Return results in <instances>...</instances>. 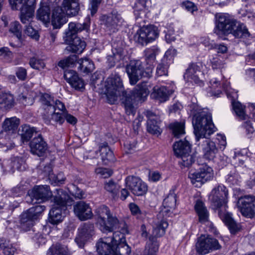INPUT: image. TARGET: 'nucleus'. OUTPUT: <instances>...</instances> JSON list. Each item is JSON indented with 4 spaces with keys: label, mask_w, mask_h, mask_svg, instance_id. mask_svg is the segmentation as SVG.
<instances>
[{
    "label": "nucleus",
    "mask_w": 255,
    "mask_h": 255,
    "mask_svg": "<svg viewBox=\"0 0 255 255\" xmlns=\"http://www.w3.org/2000/svg\"><path fill=\"white\" fill-rule=\"evenodd\" d=\"M104 89L105 94L110 104H114L122 94V105L126 113L128 115H134L135 109L132 105V99L130 93L124 90L123 80L118 73L115 72L109 76L105 82Z\"/></svg>",
    "instance_id": "obj_1"
},
{
    "label": "nucleus",
    "mask_w": 255,
    "mask_h": 255,
    "mask_svg": "<svg viewBox=\"0 0 255 255\" xmlns=\"http://www.w3.org/2000/svg\"><path fill=\"white\" fill-rule=\"evenodd\" d=\"M192 124L197 141L206 138L215 131L216 128L210 113L202 111L194 114Z\"/></svg>",
    "instance_id": "obj_4"
},
{
    "label": "nucleus",
    "mask_w": 255,
    "mask_h": 255,
    "mask_svg": "<svg viewBox=\"0 0 255 255\" xmlns=\"http://www.w3.org/2000/svg\"><path fill=\"white\" fill-rule=\"evenodd\" d=\"M202 144V150L204 153V157L208 160H212L214 158L218 152L214 142L211 141L207 137Z\"/></svg>",
    "instance_id": "obj_32"
},
{
    "label": "nucleus",
    "mask_w": 255,
    "mask_h": 255,
    "mask_svg": "<svg viewBox=\"0 0 255 255\" xmlns=\"http://www.w3.org/2000/svg\"><path fill=\"white\" fill-rule=\"evenodd\" d=\"M240 176L236 172H231L228 175L226 182L231 186L238 185L240 183Z\"/></svg>",
    "instance_id": "obj_54"
},
{
    "label": "nucleus",
    "mask_w": 255,
    "mask_h": 255,
    "mask_svg": "<svg viewBox=\"0 0 255 255\" xmlns=\"http://www.w3.org/2000/svg\"><path fill=\"white\" fill-rule=\"evenodd\" d=\"M211 64L213 69H218L223 68L224 63L221 59V57L219 56L216 55L215 57H213L211 60Z\"/></svg>",
    "instance_id": "obj_59"
},
{
    "label": "nucleus",
    "mask_w": 255,
    "mask_h": 255,
    "mask_svg": "<svg viewBox=\"0 0 255 255\" xmlns=\"http://www.w3.org/2000/svg\"><path fill=\"white\" fill-rule=\"evenodd\" d=\"M101 20L103 24L110 30L116 29L124 21L121 14L116 10H113L109 15L102 16Z\"/></svg>",
    "instance_id": "obj_23"
},
{
    "label": "nucleus",
    "mask_w": 255,
    "mask_h": 255,
    "mask_svg": "<svg viewBox=\"0 0 255 255\" xmlns=\"http://www.w3.org/2000/svg\"><path fill=\"white\" fill-rule=\"evenodd\" d=\"M117 231L116 232L119 233L120 237H122V235L125 237V234H128V225L124 221H120L119 226L118 228L117 229Z\"/></svg>",
    "instance_id": "obj_63"
},
{
    "label": "nucleus",
    "mask_w": 255,
    "mask_h": 255,
    "mask_svg": "<svg viewBox=\"0 0 255 255\" xmlns=\"http://www.w3.org/2000/svg\"><path fill=\"white\" fill-rule=\"evenodd\" d=\"M13 10H20V18L23 23L30 21L34 15L36 0H9Z\"/></svg>",
    "instance_id": "obj_8"
},
{
    "label": "nucleus",
    "mask_w": 255,
    "mask_h": 255,
    "mask_svg": "<svg viewBox=\"0 0 255 255\" xmlns=\"http://www.w3.org/2000/svg\"><path fill=\"white\" fill-rule=\"evenodd\" d=\"M114 250L113 255H130L131 249L126 243V238L119 232H114Z\"/></svg>",
    "instance_id": "obj_19"
},
{
    "label": "nucleus",
    "mask_w": 255,
    "mask_h": 255,
    "mask_svg": "<svg viewBox=\"0 0 255 255\" xmlns=\"http://www.w3.org/2000/svg\"><path fill=\"white\" fill-rule=\"evenodd\" d=\"M199 216L200 222H205L208 220L209 214L204 203L200 200H197L194 206Z\"/></svg>",
    "instance_id": "obj_39"
},
{
    "label": "nucleus",
    "mask_w": 255,
    "mask_h": 255,
    "mask_svg": "<svg viewBox=\"0 0 255 255\" xmlns=\"http://www.w3.org/2000/svg\"><path fill=\"white\" fill-rule=\"evenodd\" d=\"M123 51L121 49L116 52H113V55L107 56V60L109 63V66L113 67L115 65L116 63L119 61L123 57Z\"/></svg>",
    "instance_id": "obj_52"
},
{
    "label": "nucleus",
    "mask_w": 255,
    "mask_h": 255,
    "mask_svg": "<svg viewBox=\"0 0 255 255\" xmlns=\"http://www.w3.org/2000/svg\"><path fill=\"white\" fill-rule=\"evenodd\" d=\"M0 249L4 255H14L17 251L12 244L3 239H0Z\"/></svg>",
    "instance_id": "obj_45"
},
{
    "label": "nucleus",
    "mask_w": 255,
    "mask_h": 255,
    "mask_svg": "<svg viewBox=\"0 0 255 255\" xmlns=\"http://www.w3.org/2000/svg\"><path fill=\"white\" fill-rule=\"evenodd\" d=\"M40 101L41 103L42 108L44 110V113H46L49 111L53 112L54 100L52 97L48 94L44 93L41 96Z\"/></svg>",
    "instance_id": "obj_40"
},
{
    "label": "nucleus",
    "mask_w": 255,
    "mask_h": 255,
    "mask_svg": "<svg viewBox=\"0 0 255 255\" xmlns=\"http://www.w3.org/2000/svg\"><path fill=\"white\" fill-rule=\"evenodd\" d=\"M74 211L76 216L81 221L90 219L93 215L89 204L82 201L77 202L74 206Z\"/></svg>",
    "instance_id": "obj_24"
},
{
    "label": "nucleus",
    "mask_w": 255,
    "mask_h": 255,
    "mask_svg": "<svg viewBox=\"0 0 255 255\" xmlns=\"http://www.w3.org/2000/svg\"><path fill=\"white\" fill-rule=\"evenodd\" d=\"M174 154L177 157L181 158L179 163L186 167L190 166L195 161V157L190 154L191 144L186 140H180L173 145Z\"/></svg>",
    "instance_id": "obj_7"
},
{
    "label": "nucleus",
    "mask_w": 255,
    "mask_h": 255,
    "mask_svg": "<svg viewBox=\"0 0 255 255\" xmlns=\"http://www.w3.org/2000/svg\"><path fill=\"white\" fill-rule=\"evenodd\" d=\"M221 248V246L216 239L205 235L198 238L195 245L196 252L199 255H205Z\"/></svg>",
    "instance_id": "obj_11"
},
{
    "label": "nucleus",
    "mask_w": 255,
    "mask_h": 255,
    "mask_svg": "<svg viewBox=\"0 0 255 255\" xmlns=\"http://www.w3.org/2000/svg\"><path fill=\"white\" fill-rule=\"evenodd\" d=\"M19 124V121L15 117L6 119L2 124L3 132L6 133H13L15 132Z\"/></svg>",
    "instance_id": "obj_38"
},
{
    "label": "nucleus",
    "mask_w": 255,
    "mask_h": 255,
    "mask_svg": "<svg viewBox=\"0 0 255 255\" xmlns=\"http://www.w3.org/2000/svg\"><path fill=\"white\" fill-rule=\"evenodd\" d=\"M12 165L10 168H6L5 170L7 172L13 173L14 170L16 169L19 171H23L26 169V164L25 160L22 157H15L12 161H11Z\"/></svg>",
    "instance_id": "obj_43"
},
{
    "label": "nucleus",
    "mask_w": 255,
    "mask_h": 255,
    "mask_svg": "<svg viewBox=\"0 0 255 255\" xmlns=\"http://www.w3.org/2000/svg\"><path fill=\"white\" fill-rule=\"evenodd\" d=\"M29 63L31 68L36 70L43 69L45 67L43 60L35 57L30 59Z\"/></svg>",
    "instance_id": "obj_58"
},
{
    "label": "nucleus",
    "mask_w": 255,
    "mask_h": 255,
    "mask_svg": "<svg viewBox=\"0 0 255 255\" xmlns=\"http://www.w3.org/2000/svg\"><path fill=\"white\" fill-rule=\"evenodd\" d=\"M50 9L48 6L43 5L41 6L37 12V18L44 23H49L50 21Z\"/></svg>",
    "instance_id": "obj_46"
},
{
    "label": "nucleus",
    "mask_w": 255,
    "mask_h": 255,
    "mask_svg": "<svg viewBox=\"0 0 255 255\" xmlns=\"http://www.w3.org/2000/svg\"><path fill=\"white\" fill-rule=\"evenodd\" d=\"M27 202L32 204L40 203L48 200L52 196L48 185L35 186L28 192Z\"/></svg>",
    "instance_id": "obj_14"
},
{
    "label": "nucleus",
    "mask_w": 255,
    "mask_h": 255,
    "mask_svg": "<svg viewBox=\"0 0 255 255\" xmlns=\"http://www.w3.org/2000/svg\"><path fill=\"white\" fill-rule=\"evenodd\" d=\"M172 93V90L167 89L165 86H156L154 87L150 96L159 102H164L168 99Z\"/></svg>",
    "instance_id": "obj_33"
},
{
    "label": "nucleus",
    "mask_w": 255,
    "mask_h": 255,
    "mask_svg": "<svg viewBox=\"0 0 255 255\" xmlns=\"http://www.w3.org/2000/svg\"><path fill=\"white\" fill-rule=\"evenodd\" d=\"M176 196L173 192L170 193L167 197L163 200V204L167 208L170 209L175 208L176 202Z\"/></svg>",
    "instance_id": "obj_56"
},
{
    "label": "nucleus",
    "mask_w": 255,
    "mask_h": 255,
    "mask_svg": "<svg viewBox=\"0 0 255 255\" xmlns=\"http://www.w3.org/2000/svg\"><path fill=\"white\" fill-rule=\"evenodd\" d=\"M89 27V25L84 22L83 24L78 22H70L68 24V29L66 31V41H71V40L77 36V34L84 30H87Z\"/></svg>",
    "instance_id": "obj_29"
},
{
    "label": "nucleus",
    "mask_w": 255,
    "mask_h": 255,
    "mask_svg": "<svg viewBox=\"0 0 255 255\" xmlns=\"http://www.w3.org/2000/svg\"><path fill=\"white\" fill-rule=\"evenodd\" d=\"M99 148L103 164L108 165L115 161V158L114 153L109 148L107 142L103 143Z\"/></svg>",
    "instance_id": "obj_37"
},
{
    "label": "nucleus",
    "mask_w": 255,
    "mask_h": 255,
    "mask_svg": "<svg viewBox=\"0 0 255 255\" xmlns=\"http://www.w3.org/2000/svg\"><path fill=\"white\" fill-rule=\"evenodd\" d=\"M64 113L55 112L49 111L46 113H43V119L46 125L59 124L62 125L64 122Z\"/></svg>",
    "instance_id": "obj_31"
},
{
    "label": "nucleus",
    "mask_w": 255,
    "mask_h": 255,
    "mask_svg": "<svg viewBox=\"0 0 255 255\" xmlns=\"http://www.w3.org/2000/svg\"><path fill=\"white\" fill-rule=\"evenodd\" d=\"M170 128L172 130L173 134L175 137H180L185 134V126L184 123H174L170 125Z\"/></svg>",
    "instance_id": "obj_49"
},
{
    "label": "nucleus",
    "mask_w": 255,
    "mask_h": 255,
    "mask_svg": "<svg viewBox=\"0 0 255 255\" xmlns=\"http://www.w3.org/2000/svg\"><path fill=\"white\" fill-rule=\"evenodd\" d=\"M114 234L112 237L101 239L97 244V251L99 255H113L114 250Z\"/></svg>",
    "instance_id": "obj_22"
},
{
    "label": "nucleus",
    "mask_w": 255,
    "mask_h": 255,
    "mask_svg": "<svg viewBox=\"0 0 255 255\" xmlns=\"http://www.w3.org/2000/svg\"><path fill=\"white\" fill-rule=\"evenodd\" d=\"M102 0H92L91 1V6L89 8L90 10L91 14L93 16L97 12L99 6Z\"/></svg>",
    "instance_id": "obj_64"
},
{
    "label": "nucleus",
    "mask_w": 255,
    "mask_h": 255,
    "mask_svg": "<svg viewBox=\"0 0 255 255\" xmlns=\"http://www.w3.org/2000/svg\"><path fill=\"white\" fill-rule=\"evenodd\" d=\"M96 215L98 217V222L100 224L102 220H105L110 214V210L105 205L98 207L95 211Z\"/></svg>",
    "instance_id": "obj_50"
},
{
    "label": "nucleus",
    "mask_w": 255,
    "mask_h": 255,
    "mask_svg": "<svg viewBox=\"0 0 255 255\" xmlns=\"http://www.w3.org/2000/svg\"><path fill=\"white\" fill-rule=\"evenodd\" d=\"M233 108L236 115L241 120L246 119V115L244 111V107L239 102L233 103Z\"/></svg>",
    "instance_id": "obj_55"
},
{
    "label": "nucleus",
    "mask_w": 255,
    "mask_h": 255,
    "mask_svg": "<svg viewBox=\"0 0 255 255\" xmlns=\"http://www.w3.org/2000/svg\"><path fill=\"white\" fill-rule=\"evenodd\" d=\"M54 194L53 198L55 204L50 210L48 217L49 222L53 225L62 221V210H65L66 205L72 202L67 193L62 189H56Z\"/></svg>",
    "instance_id": "obj_5"
},
{
    "label": "nucleus",
    "mask_w": 255,
    "mask_h": 255,
    "mask_svg": "<svg viewBox=\"0 0 255 255\" xmlns=\"http://www.w3.org/2000/svg\"><path fill=\"white\" fill-rule=\"evenodd\" d=\"M168 226V222L163 217V213L161 212L159 213L154 221L153 235L149 237L142 255H156L159 248L157 238L161 237L165 234Z\"/></svg>",
    "instance_id": "obj_3"
},
{
    "label": "nucleus",
    "mask_w": 255,
    "mask_h": 255,
    "mask_svg": "<svg viewBox=\"0 0 255 255\" xmlns=\"http://www.w3.org/2000/svg\"><path fill=\"white\" fill-rule=\"evenodd\" d=\"M67 21V17L61 7L53 9L51 24L54 29H59Z\"/></svg>",
    "instance_id": "obj_30"
},
{
    "label": "nucleus",
    "mask_w": 255,
    "mask_h": 255,
    "mask_svg": "<svg viewBox=\"0 0 255 255\" xmlns=\"http://www.w3.org/2000/svg\"><path fill=\"white\" fill-rule=\"evenodd\" d=\"M64 77L66 81L75 90H81L84 89V81L75 71L71 69L65 70Z\"/></svg>",
    "instance_id": "obj_26"
},
{
    "label": "nucleus",
    "mask_w": 255,
    "mask_h": 255,
    "mask_svg": "<svg viewBox=\"0 0 255 255\" xmlns=\"http://www.w3.org/2000/svg\"><path fill=\"white\" fill-rule=\"evenodd\" d=\"M120 221L116 216L110 214L105 220H102L100 225L101 231L104 233H111L117 230L119 226Z\"/></svg>",
    "instance_id": "obj_28"
},
{
    "label": "nucleus",
    "mask_w": 255,
    "mask_h": 255,
    "mask_svg": "<svg viewBox=\"0 0 255 255\" xmlns=\"http://www.w3.org/2000/svg\"><path fill=\"white\" fill-rule=\"evenodd\" d=\"M230 34L237 38L246 39L251 36L246 26L237 20L235 23Z\"/></svg>",
    "instance_id": "obj_35"
},
{
    "label": "nucleus",
    "mask_w": 255,
    "mask_h": 255,
    "mask_svg": "<svg viewBox=\"0 0 255 255\" xmlns=\"http://www.w3.org/2000/svg\"><path fill=\"white\" fill-rule=\"evenodd\" d=\"M213 177V170L206 164H202L198 171L190 172L188 174L191 182L196 187H201L206 182L210 180Z\"/></svg>",
    "instance_id": "obj_13"
},
{
    "label": "nucleus",
    "mask_w": 255,
    "mask_h": 255,
    "mask_svg": "<svg viewBox=\"0 0 255 255\" xmlns=\"http://www.w3.org/2000/svg\"><path fill=\"white\" fill-rule=\"evenodd\" d=\"M61 7L67 15L75 16L80 10L79 0H63Z\"/></svg>",
    "instance_id": "obj_34"
},
{
    "label": "nucleus",
    "mask_w": 255,
    "mask_h": 255,
    "mask_svg": "<svg viewBox=\"0 0 255 255\" xmlns=\"http://www.w3.org/2000/svg\"><path fill=\"white\" fill-rule=\"evenodd\" d=\"M45 210V206L37 205L23 212L20 216V228L24 231L29 230L33 226L34 220H37Z\"/></svg>",
    "instance_id": "obj_10"
},
{
    "label": "nucleus",
    "mask_w": 255,
    "mask_h": 255,
    "mask_svg": "<svg viewBox=\"0 0 255 255\" xmlns=\"http://www.w3.org/2000/svg\"><path fill=\"white\" fill-rule=\"evenodd\" d=\"M157 49L154 47L147 48L144 51V55L147 65H152L154 67Z\"/></svg>",
    "instance_id": "obj_47"
},
{
    "label": "nucleus",
    "mask_w": 255,
    "mask_h": 255,
    "mask_svg": "<svg viewBox=\"0 0 255 255\" xmlns=\"http://www.w3.org/2000/svg\"><path fill=\"white\" fill-rule=\"evenodd\" d=\"M148 93L149 91L145 82L137 85L132 92L128 91V93H130L132 99L133 106L134 101L143 102L148 95Z\"/></svg>",
    "instance_id": "obj_27"
},
{
    "label": "nucleus",
    "mask_w": 255,
    "mask_h": 255,
    "mask_svg": "<svg viewBox=\"0 0 255 255\" xmlns=\"http://www.w3.org/2000/svg\"><path fill=\"white\" fill-rule=\"evenodd\" d=\"M201 67L200 63L190 64L184 74V79L188 82L201 85L202 82L199 78V75L201 74Z\"/></svg>",
    "instance_id": "obj_21"
},
{
    "label": "nucleus",
    "mask_w": 255,
    "mask_h": 255,
    "mask_svg": "<svg viewBox=\"0 0 255 255\" xmlns=\"http://www.w3.org/2000/svg\"><path fill=\"white\" fill-rule=\"evenodd\" d=\"M228 190L223 184H219L214 187L210 193L209 198L214 209L217 211L218 216L228 227L232 234H235L240 230L239 225L227 212Z\"/></svg>",
    "instance_id": "obj_2"
},
{
    "label": "nucleus",
    "mask_w": 255,
    "mask_h": 255,
    "mask_svg": "<svg viewBox=\"0 0 255 255\" xmlns=\"http://www.w3.org/2000/svg\"><path fill=\"white\" fill-rule=\"evenodd\" d=\"M25 33L28 36L36 40L39 39V35L36 30L32 26L31 23L26 26L24 30Z\"/></svg>",
    "instance_id": "obj_61"
},
{
    "label": "nucleus",
    "mask_w": 255,
    "mask_h": 255,
    "mask_svg": "<svg viewBox=\"0 0 255 255\" xmlns=\"http://www.w3.org/2000/svg\"><path fill=\"white\" fill-rule=\"evenodd\" d=\"M66 177H65L63 173L60 172L56 175H52L51 178L49 179L51 181L52 184H55L57 185L63 184L64 183Z\"/></svg>",
    "instance_id": "obj_60"
},
{
    "label": "nucleus",
    "mask_w": 255,
    "mask_h": 255,
    "mask_svg": "<svg viewBox=\"0 0 255 255\" xmlns=\"http://www.w3.org/2000/svg\"><path fill=\"white\" fill-rule=\"evenodd\" d=\"M105 189L111 193L113 197L116 196L119 190V186L113 180H111L105 184Z\"/></svg>",
    "instance_id": "obj_57"
},
{
    "label": "nucleus",
    "mask_w": 255,
    "mask_h": 255,
    "mask_svg": "<svg viewBox=\"0 0 255 255\" xmlns=\"http://www.w3.org/2000/svg\"><path fill=\"white\" fill-rule=\"evenodd\" d=\"M0 105H2L6 110L11 109L14 105L13 95L8 93H0Z\"/></svg>",
    "instance_id": "obj_44"
},
{
    "label": "nucleus",
    "mask_w": 255,
    "mask_h": 255,
    "mask_svg": "<svg viewBox=\"0 0 255 255\" xmlns=\"http://www.w3.org/2000/svg\"><path fill=\"white\" fill-rule=\"evenodd\" d=\"M35 129L33 128H30L28 126H24L22 127L21 137L22 142L28 141L32 136Z\"/></svg>",
    "instance_id": "obj_51"
},
{
    "label": "nucleus",
    "mask_w": 255,
    "mask_h": 255,
    "mask_svg": "<svg viewBox=\"0 0 255 255\" xmlns=\"http://www.w3.org/2000/svg\"><path fill=\"white\" fill-rule=\"evenodd\" d=\"M9 134L0 132V149L2 151H6L14 146V143L10 140Z\"/></svg>",
    "instance_id": "obj_41"
},
{
    "label": "nucleus",
    "mask_w": 255,
    "mask_h": 255,
    "mask_svg": "<svg viewBox=\"0 0 255 255\" xmlns=\"http://www.w3.org/2000/svg\"><path fill=\"white\" fill-rule=\"evenodd\" d=\"M236 20L227 13L217 14L216 15V27L214 29L215 33L218 35L230 34Z\"/></svg>",
    "instance_id": "obj_12"
},
{
    "label": "nucleus",
    "mask_w": 255,
    "mask_h": 255,
    "mask_svg": "<svg viewBox=\"0 0 255 255\" xmlns=\"http://www.w3.org/2000/svg\"><path fill=\"white\" fill-rule=\"evenodd\" d=\"M168 64L166 62L165 58H163L161 63H159L156 68V75L158 76L166 75L167 74V69Z\"/></svg>",
    "instance_id": "obj_53"
},
{
    "label": "nucleus",
    "mask_w": 255,
    "mask_h": 255,
    "mask_svg": "<svg viewBox=\"0 0 255 255\" xmlns=\"http://www.w3.org/2000/svg\"><path fill=\"white\" fill-rule=\"evenodd\" d=\"M238 208L242 215L248 218L255 217V196L247 195L238 200Z\"/></svg>",
    "instance_id": "obj_15"
},
{
    "label": "nucleus",
    "mask_w": 255,
    "mask_h": 255,
    "mask_svg": "<svg viewBox=\"0 0 255 255\" xmlns=\"http://www.w3.org/2000/svg\"><path fill=\"white\" fill-rule=\"evenodd\" d=\"M29 146L31 153L38 156H42L47 149V144L40 134L31 140Z\"/></svg>",
    "instance_id": "obj_25"
},
{
    "label": "nucleus",
    "mask_w": 255,
    "mask_h": 255,
    "mask_svg": "<svg viewBox=\"0 0 255 255\" xmlns=\"http://www.w3.org/2000/svg\"><path fill=\"white\" fill-rule=\"evenodd\" d=\"M158 34L157 28L154 26H143L137 31L134 38L138 43L144 45L154 40L158 37Z\"/></svg>",
    "instance_id": "obj_16"
},
{
    "label": "nucleus",
    "mask_w": 255,
    "mask_h": 255,
    "mask_svg": "<svg viewBox=\"0 0 255 255\" xmlns=\"http://www.w3.org/2000/svg\"><path fill=\"white\" fill-rule=\"evenodd\" d=\"M94 235V224L90 222L84 223L79 227L78 234L75 241L80 248H83Z\"/></svg>",
    "instance_id": "obj_18"
},
{
    "label": "nucleus",
    "mask_w": 255,
    "mask_h": 255,
    "mask_svg": "<svg viewBox=\"0 0 255 255\" xmlns=\"http://www.w3.org/2000/svg\"><path fill=\"white\" fill-rule=\"evenodd\" d=\"M125 183L126 187L135 196H143L148 190L147 184L137 177L128 176L125 179Z\"/></svg>",
    "instance_id": "obj_17"
},
{
    "label": "nucleus",
    "mask_w": 255,
    "mask_h": 255,
    "mask_svg": "<svg viewBox=\"0 0 255 255\" xmlns=\"http://www.w3.org/2000/svg\"><path fill=\"white\" fill-rule=\"evenodd\" d=\"M9 31L12 34V36L17 38V40L21 42L22 40V27L18 21L10 23Z\"/></svg>",
    "instance_id": "obj_48"
},
{
    "label": "nucleus",
    "mask_w": 255,
    "mask_h": 255,
    "mask_svg": "<svg viewBox=\"0 0 255 255\" xmlns=\"http://www.w3.org/2000/svg\"><path fill=\"white\" fill-rule=\"evenodd\" d=\"M47 255H70L67 247L60 244L53 245L48 250Z\"/></svg>",
    "instance_id": "obj_42"
},
{
    "label": "nucleus",
    "mask_w": 255,
    "mask_h": 255,
    "mask_svg": "<svg viewBox=\"0 0 255 255\" xmlns=\"http://www.w3.org/2000/svg\"><path fill=\"white\" fill-rule=\"evenodd\" d=\"M68 41L69 45L67 47V49L73 53H81L86 46V42L77 36L74 37L71 41Z\"/></svg>",
    "instance_id": "obj_36"
},
{
    "label": "nucleus",
    "mask_w": 255,
    "mask_h": 255,
    "mask_svg": "<svg viewBox=\"0 0 255 255\" xmlns=\"http://www.w3.org/2000/svg\"><path fill=\"white\" fill-rule=\"evenodd\" d=\"M144 114L147 118V130L152 134L159 135L162 132L160 128V117L150 111H146Z\"/></svg>",
    "instance_id": "obj_20"
},
{
    "label": "nucleus",
    "mask_w": 255,
    "mask_h": 255,
    "mask_svg": "<svg viewBox=\"0 0 255 255\" xmlns=\"http://www.w3.org/2000/svg\"><path fill=\"white\" fill-rule=\"evenodd\" d=\"M79 65L78 70L83 74L88 75L92 73L95 69L94 63L89 58H81L78 60V57L76 55H72L68 56L66 58L60 60L58 65L64 69L68 67H72L74 65L76 62Z\"/></svg>",
    "instance_id": "obj_9"
},
{
    "label": "nucleus",
    "mask_w": 255,
    "mask_h": 255,
    "mask_svg": "<svg viewBox=\"0 0 255 255\" xmlns=\"http://www.w3.org/2000/svg\"><path fill=\"white\" fill-rule=\"evenodd\" d=\"M153 69L152 65L144 68L140 60H131L126 67V72L128 75L130 84L134 85L142 78H150L152 76Z\"/></svg>",
    "instance_id": "obj_6"
},
{
    "label": "nucleus",
    "mask_w": 255,
    "mask_h": 255,
    "mask_svg": "<svg viewBox=\"0 0 255 255\" xmlns=\"http://www.w3.org/2000/svg\"><path fill=\"white\" fill-rule=\"evenodd\" d=\"M13 54L8 47H3L0 48V57L6 60L12 59Z\"/></svg>",
    "instance_id": "obj_62"
}]
</instances>
